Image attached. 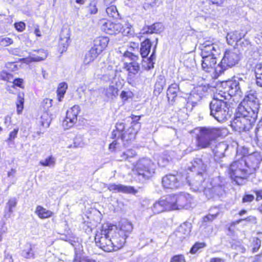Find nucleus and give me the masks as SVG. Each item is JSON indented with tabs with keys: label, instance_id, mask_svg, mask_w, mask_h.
<instances>
[{
	"label": "nucleus",
	"instance_id": "obj_1",
	"mask_svg": "<svg viewBox=\"0 0 262 262\" xmlns=\"http://www.w3.org/2000/svg\"><path fill=\"white\" fill-rule=\"evenodd\" d=\"M130 224H122L120 227L106 223L103 224L95 234L96 245L104 251H117L125 245L126 239L131 232Z\"/></svg>",
	"mask_w": 262,
	"mask_h": 262
},
{
	"label": "nucleus",
	"instance_id": "obj_2",
	"mask_svg": "<svg viewBox=\"0 0 262 262\" xmlns=\"http://www.w3.org/2000/svg\"><path fill=\"white\" fill-rule=\"evenodd\" d=\"M261 161L262 156L259 152H253L231 162L227 168V174L232 182L242 185L256 172Z\"/></svg>",
	"mask_w": 262,
	"mask_h": 262
},
{
	"label": "nucleus",
	"instance_id": "obj_3",
	"mask_svg": "<svg viewBox=\"0 0 262 262\" xmlns=\"http://www.w3.org/2000/svg\"><path fill=\"white\" fill-rule=\"evenodd\" d=\"M195 130L199 133L195 136L196 149H205L209 147L213 142L222 136V129L219 127H197L189 132L190 134L194 133Z\"/></svg>",
	"mask_w": 262,
	"mask_h": 262
},
{
	"label": "nucleus",
	"instance_id": "obj_4",
	"mask_svg": "<svg viewBox=\"0 0 262 262\" xmlns=\"http://www.w3.org/2000/svg\"><path fill=\"white\" fill-rule=\"evenodd\" d=\"M257 114L247 111L246 114L236 112L231 122V127L235 132L240 134L249 132L255 125Z\"/></svg>",
	"mask_w": 262,
	"mask_h": 262
},
{
	"label": "nucleus",
	"instance_id": "obj_5",
	"mask_svg": "<svg viewBox=\"0 0 262 262\" xmlns=\"http://www.w3.org/2000/svg\"><path fill=\"white\" fill-rule=\"evenodd\" d=\"M101 30L109 35L121 34L123 36H133L135 33L133 26L127 21L112 22L106 18L100 20Z\"/></svg>",
	"mask_w": 262,
	"mask_h": 262
},
{
	"label": "nucleus",
	"instance_id": "obj_6",
	"mask_svg": "<svg viewBox=\"0 0 262 262\" xmlns=\"http://www.w3.org/2000/svg\"><path fill=\"white\" fill-rule=\"evenodd\" d=\"M210 114L219 122H224L230 116L226 101L215 98L210 103Z\"/></svg>",
	"mask_w": 262,
	"mask_h": 262
},
{
	"label": "nucleus",
	"instance_id": "obj_7",
	"mask_svg": "<svg viewBox=\"0 0 262 262\" xmlns=\"http://www.w3.org/2000/svg\"><path fill=\"white\" fill-rule=\"evenodd\" d=\"M138 129L129 126L127 129H125V124L122 122H117L111 135L113 139H121L122 142L128 143L134 141L138 132Z\"/></svg>",
	"mask_w": 262,
	"mask_h": 262
},
{
	"label": "nucleus",
	"instance_id": "obj_8",
	"mask_svg": "<svg viewBox=\"0 0 262 262\" xmlns=\"http://www.w3.org/2000/svg\"><path fill=\"white\" fill-rule=\"evenodd\" d=\"M241 58L240 54L234 48L226 50L222 59L218 64L217 73L222 74L227 69L237 64Z\"/></svg>",
	"mask_w": 262,
	"mask_h": 262
},
{
	"label": "nucleus",
	"instance_id": "obj_9",
	"mask_svg": "<svg viewBox=\"0 0 262 262\" xmlns=\"http://www.w3.org/2000/svg\"><path fill=\"white\" fill-rule=\"evenodd\" d=\"M109 40V38L106 36H99L94 40V46L87 55V58H89V62L94 61L106 49Z\"/></svg>",
	"mask_w": 262,
	"mask_h": 262
},
{
	"label": "nucleus",
	"instance_id": "obj_10",
	"mask_svg": "<svg viewBox=\"0 0 262 262\" xmlns=\"http://www.w3.org/2000/svg\"><path fill=\"white\" fill-rule=\"evenodd\" d=\"M202 57L201 66L202 70L206 73H213L215 77H218L221 74H218L217 70L218 64L216 65L217 59L215 57L209 55L208 53L204 52L201 53Z\"/></svg>",
	"mask_w": 262,
	"mask_h": 262
},
{
	"label": "nucleus",
	"instance_id": "obj_11",
	"mask_svg": "<svg viewBox=\"0 0 262 262\" xmlns=\"http://www.w3.org/2000/svg\"><path fill=\"white\" fill-rule=\"evenodd\" d=\"M154 164L150 160L143 159L139 161L135 167L138 176L145 179L150 178L154 173Z\"/></svg>",
	"mask_w": 262,
	"mask_h": 262
},
{
	"label": "nucleus",
	"instance_id": "obj_12",
	"mask_svg": "<svg viewBox=\"0 0 262 262\" xmlns=\"http://www.w3.org/2000/svg\"><path fill=\"white\" fill-rule=\"evenodd\" d=\"M220 88V91L224 95L225 98L226 97V95L232 97L241 92L239 82L235 80L223 81Z\"/></svg>",
	"mask_w": 262,
	"mask_h": 262
},
{
	"label": "nucleus",
	"instance_id": "obj_13",
	"mask_svg": "<svg viewBox=\"0 0 262 262\" xmlns=\"http://www.w3.org/2000/svg\"><path fill=\"white\" fill-rule=\"evenodd\" d=\"M123 57L131 61L130 62H125L123 65L124 68L130 74H137L140 70V64L137 62L139 56L132 52L126 51L123 53Z\"/></svg>",
	"mask_w": 262,
	"mask_h": 262
},
{
	"label": "nucleus",
	"instance_id": "obj_14",
	"mask_svg": "<svg viewBox=\"0 0 262 262\" xmlns=\"http://www.w3.org/2000/svg\"><path fill=\"white\" fill-rule=\"evenodd\" d=\"M162 184L166 189H177L181 186L180 176L178 174H167L163 177Z\"/></svg>",
	"mask_w": 262,
	"mask_h": 262
},
{
	"label": "nucleus",
	"instance_id": "obj_15",
	"mask_svg": "<svg viewBox=\"0 0 262 262\" xmlns=\"http://www.w3.org/2000/svg\"><path fill=\"white\" fill-rule=\"evenodd\" d=\"M257 95L255 92L250 91L245 97L244 101L246 102V111H250L251 113L257 114L258 103Z\"/></svg>",
	"mask_w": 262,
	"mask_h": 262
},
{
	"label": "nucleus",
	"instance_id": "obj_16",
	"mask_svg": "<svg viewBox=\"0 0 262 262\" xmlns=\"http://www.w3.org/2000/svg\"><path fill=\"white\" fill-rule=\"evenodd\" d=\"M51 120V116L48 112H45L37 123L35 128L36 133L38 135L44 133L49 127Z\"/></svg>",
	"mask_w": 262,
	"mask_h": 262
},
{
	"label": "nucleus",
	"instance_id": "obj_17",
	"mask_svg": "<svg viewBox=\"0 0 262 262\" xmlns=\"http://www.w3.org/2000/svg\"><path fill=\"white\" fill-rule=\"evenodd\" d=\"M107 189L110 191L115 193L135 194L138 192L137 190L133 186H125L122 184H116L115 183L110 184L107 186Z\"/></svg>",
	"mask_w": 262,
	"mask_h": 262
},
{
	"label": "nucleus",
	"instance_id": "obj_18",
	"mask_svg": "<svg viewBox=\"0 0 262 262\" xmlns=\"http://www.w3.org/2000/svg\"><path fill=\"white\" fill-rule=\"evenodd\" d=\"M246 33V32L242 30H237L228 33L226 36L228 44L238 46L237 43L245 37Z\"/></svg>",
	"mask_w": 262,
	"mask_h": 262
},
{
	"label": "nucleus",
	"instance_id": "obj_19",
	"mask_svg": "<svg viewBox=\"0 0 262 262\" xmlns=\"http://www.w3.org/2000/svg\"><path fill=\"white\" fill-rule=\"evenodd\" d=\"M188 169L191 171H196L198 175L203 176L207 172V166L201 158H195L191 162Z\"/></svg>",
	"mask_w": 262,
	"mask_h": 262
},
{
	"label": "nucleus",
	"instance_id": "obj_20",
	"mask_svg": "<svg viewBox=\"0 0 262 262\" xmlns=\"http://www.w3.org/2000/svg\"><path fill=\"white\" fill-rule=\"evenodd\" d=\"M80 112V108L78 105H74L67 111L64 121L70 127L72 126L77 121V117Z\"/></svg>",
	"mask_w": 262,
	"mask_h": 262
},
{
	"label": "nucleus",
	"instance_id": "obj_21",
	"mask_svg": "<svg viewBox=\"0 0 262 262\" xmlns=\"http://www.w3.org/2000/svg\"><path fill=\"white\" fill-rule=\"evenodd\" d=\"M176 195L178 210L188 208L190 207L192 199L190 194L185 193H177Z\"/></svg>",
	"mask_w": 262,
	"mask_h": 262
},
{
	"label": "nucleus",
	"instance_id": "obj_22",
	"mask_svg": "<svg viewBox=\"0 0 262 262\" xmlns=\"http://www.w3.org/2000/svg\"><path fill=\"white\" fill-rule=\"evenodd\" d=\"M168 211L178 210L176 194H171L162 198Z\"/></svg>",
	"mask_w": 262,
	"mask_h": 262
},
{
	"label": "nucleus",
	"instance_id": "obj_23",
	"mask_svg": "<svg viewBox=\"0 0 262 262\" xmlns=\"http://www.w3.org/2000/svg\"><path fill=\"white\" fill-rule=\"evenodd\" d=\"M70 42V35L68 33L66 35L60 34V39L58 41L57 48V50L60 54L67 51Z\"/></svg>",
	"mask_w": 262,
	"mask_h": 262
},
{
	"label": "nucleus",
	"instance_id": "obj_24",
	"mask_svg": "<svg viewBox=\"0 0 262 262\" xmlns=\"http://www.w3.org/2000/svg\"><path fill=\"white\" fill-rule=\"evenodd\" d=\"M180 91L179 84L174 82L170 84L167 90V97L169 101L174 102Z\"/></svg>",
	"mask_w": 262,
	"mask_h": 262
},
{
	"label": "nucleus",
	"instance_id": "obj_25",
	"mask_svg": "<svg viewBox=\"0 0 262 262\" xmlns=\"http://www.w3.org/2000/svg\"><path fill=\"white\" fill-rule=\"evenodd\" d=\"M165 84L166 79L164 76L163 75L158 76L154 85V95L159 96L162 92Z\"/></svg>",
	"mask_w": 262,
	"mask_h": 262
},
{
	"label": "nucleus",
	"instance_id": "obj_26",
	"mask_svg": "<svg viewBox=\"0 0 262 262\" xmlns=\"http://www.w3.org/2000/svg\"><path fill=\"white\" fill-rule=\"evenodd\" d=\"M224 50V45L219 41H216L213 44L212 46L210 47V50H208V54L211 55L216 59L220 56L222 52Z\"/></svg>",
	"mask_w": 262,
	"mask_h": 262
},
{
	"label": "nucleus",
	"instance_id": "obj_27",
	"mask_svg": "<svg viewBox=\"0 0 262 262\" xmlns=\"http://www.w3.org/2000/svg\"><path fill=\"white\" fill-rule=\"evenodd\" d=\"M256 85L262 88V62L257 63L253 69Z\"/></svg>",
	"mask_w": 262,
	"mask_h": 262
},
{
	"label": "nucleus",
	"instance_id": "obj_28",
	"mask_svg": "<svg viewBox=\"0 0 262 262\" xmlns=\"http://www.w3.org/2000/svg\"><path fill=\"white\" fill-rule=\"evenodd\" d=\"M151 209L154 214L168 211L162 198L156 201L151 206Z\"/></svg>",
	"mask_w": 262,
	"mask_h": 262
},
{
	"label": "nucleus",
	"instance_id": "obj_29",
	"mask_svg": "<svg viewBox=\"0 0 262 262\" xmlns=\"http://www.w3.org/2000/svg\"><path fill=\"white\" fill-rule=\"evenodd\" d=\"M35 213L40 219H48L54 215V213L52 211L47 209L40 205L36 206Z\"/></svg>",
	"mask_w": 262,
	"mask_h": 262
},
{
	"label": "nucleus",
	"instance_id": "obj_30",
	"mask_svg": "<svg viewBox=\"0 0 262 262\" xmlns=\"http://www.w3.org/2000/svg\"><path fill=\"white\" fill-rule=\"evenodd\" d=\"M151 47V42L148 38H146L141 43L140 52L141 57L145 58L149 54Z\"/></svg>",
	"mask_w": 262,
	"mask_h": 262
},
{
	"label": "nucleus",
	"instance_id": "obj_31",
	"mask_svg": "<svg viewBox=\"0 0 262 262\" xmlns=\"http://www.w3.org/2000/svg\"><path fill=\"white\" fill-rule=\"evenodd\" d=\"M103 92L105 96L107 98L114 99L118 95L119 90L116 86L112 85L104 88Z\"/></svg>",
	"mask_w": 262,
	"mask_h": 262
},
{
	"label": "nucleus",
	"instance_id": "obj_32",
	"mask_svg": "<svg viewBox=\"0 0 262 262\" xmlns=\"http://www.w3.org/2000/svg\"><path fill=\"white\" fill-rule=\"evenodd\" d=\"M161 24L159 23H155L151 25L144 26L142 28L143 34L158 33L160 31Z\"/></svg>",
	"mask_w": 262,
	"mask_h": 262
},
{
	"label": "nucleus",
	"instance_id": "obj_33",
	"mask_svg": "<svg viewBox=\"0 0 262 262\" xmlns=\"http://www.w3.org/2000/svg\"><path fill=\"white\" fill-rule=\"evenodd\" d=\"M25 94L24 93H18L17 95V99L15 102L16 106V112L20 115L22 113L24 108Z\"/></svg>",
	"mask_w": 262,
	"mask_h": 262
},
{
	"label": "nucleus",
	"instance_id": "obj_34",
	"mask_svg": "<svg viewBox=\"0 0 262 262\" xmlns=\"http://www.w3.org/2000/svg\"><path fill=\"white\" fill-rule=\"evenodd\" d=\"M31 53L34 57V60L36 62L45 59L47 56L46 51L41 49L33 50Z\"/></svg>",
	"mask_w": 262,
	"mask_h": 262
},
{
	"label": "nucleus",
	"instance_id": "obj_35",
	"mask_svg": "<svg viewBox=\"0 0 262 262\" xmlns=\"http://www.w3.org/2000/svg\"><path fill=\"white\" fill-rule=\"evenodd\" d=\"M86 11L90 15H95L98 12V3L96 0L91 1L86 6Z\"/></svg>",
	"mask_w": 262,
	"mask_h": 262
},
{
	"label": "nucleus",
	"instance_id": "obj_36",
	"mask_svg": "<svg viewBox=\"0 0 262 262\" xmlns=\"http://www.w3.org/2000/svg\"><path fill=\"white\" fill-rule=\"evenodd\" d=\"M68 89V85L66 82H62L59 84L57 90V96L58 101H61V99L64 95Z\"/></svg>",
	"mask_w": 262,
	"mask_h": 262
},
{
	"label": "nucleus",
	"instance_id": "obj_37",
	"mask_svg": "<svg viewBox=\"0 0 262 262\" xmlns=\"http://www.w3.org/2000/svg\"><path fill=\"white\" fill-rule=\"evenodd\" d=\"M34 249V247L30 244L27 248L23 250L22 256L27 259L34 258L35 253Z\"/></svg>",
	"mask_w": 262,
	"mask_h": 262
},
{
	"label": "nucleus",
	"instance_id": "obj_38",
	"mask_svg": "<svg viewBox=\"0 0 262 262\" xmlns=\"http://www.w3.org/2000/svg\"><path fill=\"white\" fill-rule=\"evenodd\" d=\"M261 247V240L257 237H254L252 238L250 247L252 253H254L258 251Z\"/></svg>",
	"mask_w": 262,
	"mask_h": 262
},
{
	"label": "nucleus",
	"instance_id": "obj_39",
	"mask_svg": "<svg viewBox=\"0 0 262 262\" xmlns=\"http://www.w3.org/2000/svg\"><path fill=\"white\" fill-rule=\"evenodd\" d=\"M56 159L51 155L47 157L45 160L40 161L39 164L43 167H53L55 165Z\"/></svg>",
	"mask_w": 262,
	"mask_h": 262
},
{
	"label": "nucleus",
	"instance_id": "obj_40",
	"mask_svg": "<svg viewBox=\"0 0 262 262\" xmlns=\"http://www.w3.org/2000/svg\"><path fill=\"white\" fill-rule=\"evenodd\" d=\"M106 12L107 15L113 18H117L119 16L117 7L114 5H110L106 8Z\"/></svg>",
	"mask_w": 262,
	"mask_h": 262
},
{
	"label": "nucleus",
	"instance_id": "obj_41",
	"mask_svg": "<svg viewBox=\"0 0 262 262\" xmlns=\"http://www.w3.org/2000/svg\"><path fill=\"white\" fill-rule=\"evenodd\" d=\"M120 97L123 103L132 99L134 97V94L133 91L130 90H123L120 94Z\"/></svg>",
	"mask_w": 262,
	"mask_h": 262
},
{
	"label": "nucleus",
	"instance_id": "obj_42",
	"mask_svg": "<svg viewBox=\"0 0 262 262\" xmlns=\"http://www.w3.org/2000/svg\"><path fill=\"white\" fill-rule=\"evenodd\" d=\"M206 247V244L205 242H195L190 249L189 253L194 254L199 250Z\"/></svg>",
	"mask_w": 262,
	"mask_h": 262
},
{
	"label": "nucleus",
	"instance_id": "obj_43",
	"mask_svg": "<svg viewBox=\"0 0 262 262\" xmlns=\"http://www.w3.org/2000/svg\"><path fill=\"white\" fill-rule=\"evenodd\" d=\"M216 41H215L214 39L210 38L208 40H206L204 41V42L202 45L201 52V53H204V52H206V53H208V50H210V47H211Z\"/></svg>",
	"mask_w": 262,
	"mask_h": 262
},
{
	"label": "nucleus",
	"instance_id": "obj_44",
	"mask_svg": "<svg viewBox=\"0 0 262 262\" xmlns=\"http://www.w3.org/2000/svg\"><path fill=\"white\" fill-rule=\"evenodd\" d=\"M141 115L137 116L133 114H132L130 116V118L132 119V121L130 123L131 127H133L134 128H136V129H138L139 130L140 128L141 125L139 123V120H140L141 118Z\"/></svg>",
	"mask_w": 262,
	"mask_h": 262
},
{
	"label": "nucleus",
	"instance_id": "obj_45",
	"mask_svg": "<svg viewBox=\"0 0 262 262\" xmlns=\"http://www.w3.org/2000/svg\"><path fill=\"white\" fill-rule=\"evenodd\" d=\"M136 156L135 151L133 149H128L122 153L121 155V160L126 161L130 158H133Z\"/></svg>",
	"mask_w": 262,
	"mask_h": 262
},
{
	"label": "nucleus",
	"instance_id": "obj_46",
	"mask_svg": "<svg viewBox=\"0 0 262 262\" xmlns=\"http://www.w3.org/2000/svg\"><path fill=\"white\" fill-rule=\"evenodd\" d=\"M13 75L6 71H3L0 73V79L11 82L13 79Z\"/></svg>",
	"mask_w": 262,
	"mask_h": 262
},
{
	"label": "nucleus",
	"instance_id": "obj_47",
	"mask_svg": "<svg viewBox=\"0 0 262 262\" xmlns=\"http://www.w3.org/2000/svg\"><path fill=\"white\" fill-rule=\"evenodd\" d=\"M219 213L217 212L215 214H208L206 215H205L202 218V222L205 224H207L208 223H211L214 220H215L217 216L219 215Z\"/></svg>",
	"mask_w": 262,
	"mask_h": 262
},
{
	"label": "nucleus",
	"instance_id": "obj_48",
	"mask_svg": "<svg viewBox=\"0 0 262 262\" xmlns=\"http://www.w3.org/2000/svg\"><path fill=\"white\" fill-rule=\"evenodd\" d=\"M17 200L16 198H11L8 200L7 203V207L8 212L9 213H12L13 211V209L16 206Z\"/></svg>",
	"mask_w": 262,
	"mask_h": 262
},
{
	"label": "nucleus",
	"instance_id": "obj_49",
	"mask_svg": "<svg viewBox=\"0 0 262 262\" xmlns=\"http://www.w3.org/2000/svg\"><path fill=\"white\" fill-rule=\"evenodd\" d=\"M13 43L12 38L8 37H2L0 36V46L6 47L10 46Z\"/></svg>",
	"mask_w": 262,
	"mask_h": 262
},
{
	"label": "nucleus",
	"instance_id": "obj_50",
	"mask_svg": "<svg viewBox=\"0 0 262 262\" xmlns=\"http://www.w3.org/2000/svg\"><path fill=\"white\" fill-rule=\"evenodd\" d=\"M52 99L45 98L41 102L40 106L44 110H48L52 106Z\"/></svg>",
	"mask_w": 262,
	"mask_h": 262
},
{
	"label": "nucleus",
	"instance_id": "obj_51",
	"mask_svg": "<svg viewBox=\"0 0 262 262\" xmlns=\"http://www.w3.org/2000/svg\"><path fill=\"white\" fill-rule=\"evenodd\" d=\"M19 127H16L13 129V130L10 132L9 134L8 137L7 138V142H12L16 138L18 133L19 132Z\"/></svg>",
	"mask_w": 262,
	"mask_h": 262
},
{
	"label": "nucleus",
	"instance_id": "obj_52",
	"mask_svg": "<svg viewBox=\"0 0 262 262\" xmlns=\"http://www.w3.org/2000/svg\"><path fill=\"white\" fill-rule=\"evenodd\" d=\"M14 27L17 31L21 32L26 29V25L24 22L20 21L15 23L14 24Z\"/></svg>",
	"mask_w": 262,
	"mask_h": 262
},
{
	"label": "nucleus",
	"instance_id": "obj_53",
	"mask_svg": "<svg viewBox=\"0 0 262 262\" xmlns=\"http://www.w3.org/2000/svg\"><path fill=\"white\" fill-rule=\"evenodd\" d=\"M170 262H186V259L183 254H177L171 257Z\"/></svg>",
	"mask_w": 262,
	"mask_h": 262
},
{
	"label": "nucleus",
	"instance_id": "obj_54",
	"mask_svg": "<svg viewBox=\"0 0 262 262\" xmlns=\"http://www.w3.org/2000/svg\"><path fill=\"white\" fill-rule=\"evenodd\" d=\"M12 87L17 86L21 89H24V79L20 78H15L13 81Z\"/></svg>",
	"mask_w": 262,
	"mask_h": 262
},
{
	"label": "nucleus",
	"instance_id": "obj_55",
	"mask_svg": "<svg viewBox=\"0 0 262 262\" xmlns=\"http://www.w3.org/2000/svg\"><path fill=\"white\" fill-rule=\"evenodd\" d=\"M254 200V196L253 194H245L242 198V203L251 202Z\"/></svg>",
	"mask_w": 262,
	"mask_h": 262
},
{
	"label": "nucleus",
	"instance_id": "obj_56",
	"mask_svg": "<svg viewBox=\"0 0 262 262\" xmlns=\"http://www.w3.org/2000/svg\"><path fill=\"white\" fill-rule=\"evenodd\" d=\"M241 223V220H236L230 223L227 228V229L229 231L233 233L234 232V230L236 227V225Z\"/></svg>",
	"mask_w": 262,
	"mask_h": 262
},
{
	"label": "nucleus",
	"instance_id": "obj_57",
	"mask_svg": "<svg viewBox=\"0 0 262 262\" xmlns=\"http://www.w3.org/2000/svg\"><path fill=\"white\" fill-rule=\"evenodd\" d=\"M252 192L255 194V200L259 202L262 200V188L260 189H254Z\"/></svg>",
	"mask_w": 262,
	"mask_h": 262
},
{
	"label": "nucleus",
	"instance_id": "obj_58",
	"mask_svg": "<svg viewBox=\"0 0 262 262\" xmlns=\"http://www.w3.org/2000/svg\"><path fill=\"white\" fill-rule=\"evenodd\" d=\"M20 61L26 64H29L32 62H36V61L34 60V57L32 56V53L30 54L29 56L20 59Z\"/></svg>",
	"mask_w": 262,
	"mask_h": 262
},
{
	"label": "nucleus",
	"instance_id": "obj_59",
	"mask_svg": "<svg viewBox=\"0 0 262 262\" xmlns=\"http://www.w3.org/2000/svg\"><path fill=\"white\" fill-rule=\"evenodd\" d=\"M210 3L212 5H214L216 6L217 7H222L225 0H209Z\"/></svg>",
	"mask_w": 262,
	"mask_h": 262
},
{
	"label": "nucleus",
	"instance_id": "obj_60",
	"mask_svg": "<svg viewBox=\"0 0 262 262\" xmlns=\"http://www.w3.org/2000/svg\"><path fill=\"white\" fill-rule=\"evenodd\" d=\"M129 48L132 51H138L139 49V43L137 42L132 41L130 42Z\"/></svg>",
	"mask_w": 262,
	"mask_h": 262
},
{
	"label": "nucleus",
	"instance_id": "obj_61",
	"mask_svg": "<svg viewBox=\"0 0 262 262\" xmlns=\"http://www.w3.org/2000/svg\"><path fill=\"white\" fill-rule=\"evenodd\" d=\"M118 140L115 139L114 141H113L110 144L108 148L111 151H115L116 149L117 145L118 144L117 141Z\"/></svg>",
	"mask_w": 262,
	"mask_h": 262
},
{
	"label": "nucleus",
	"instance_id": "obj_62",
	"mask_svg": "<svg viewBox=\"0 0 262 262\" xmlns=\"http://www.w3.org/2000/svg\"><path fill=\"white\" fill-rule=\"evenodd\" d=\"M238 220H241V222L242 221L251 222L255 221L256 220V218L254 216H249L244 219H238Z\"/></svg>",
	"mask_w": 262,
	"mask_h": 262
},
{
	"label": "nucleus",
	"instance_id": "obj_63",
	"mask_svg": "<svg viewBox=\"0 0 262 262\" xmlns=\"http://www.w3.org/2000/svg\"><path fill=\"white\" fill-rule=\"evenodd\" d=\"M209 262H225V260L221 257H213L209 259Z\"/></svg>",
	"mask_w": 262,
	"mask_h": 262
},
{
	"label": "nucleus",
	"instance_id": "obj_64",
	"mask_svg": "<svg viewBox=\"0 0 262 262\" xmlns=\"http://www.w3.org/2000/svg\"><path fill=\"white\" fill-rule=\"evenodd\" d=\"M34 34L37 37H41V33L38 25H36L34 29Z\"/></svg>",
	"mask_w": 262,
	"mask_h": 262
}]
</instances>
